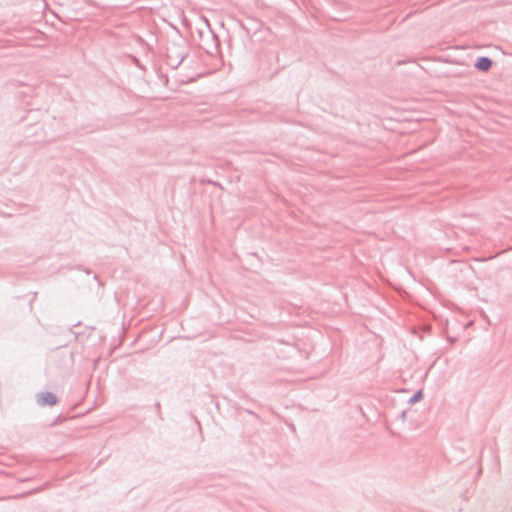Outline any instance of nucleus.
Segmentation results:
<instances>
[{"instance_id":"f257e3e1","label":"nucleus","mask_w":512,"mask_h":512,"mask_svg":"<svg viewBox=\"0 0 512 512\" xmlns=\"http://www.w3.org/2000/svg\"><path fill=\"white\" fill-rule=\"evenodd\" d=\"M188 52L185 47L173 44L171 47L167 48V64L176 69L180 66L183 60L187 57Z\"/></svg>"},{"instance_id":"f03ea898","label":"nucleus","mask_w":512,"mask_h":512,"mask_svg":"<svg viewBox=\"0 0 512 512\" xmlns=\"http://www.w3.org/2000/svg\"><path fill=\"white\" fill-rule=\"evenodd\" d=\"M36 402L41 407L54 406L58 402V398L52 392H40L36 394Z\"/></svg>"},{"instance_id":"7ed1b4c3","label":"nucleus","mask_w":512,"mask_h":512,"mask_svg":"<svg viewBox=\"0 0 512 512\" xmlns=\"http://www.w3.org/2000/svg\"><path fill=\"white\" fill-rule=\"evenodd\" d=\"M492 65H493V61L491 58H489L487 56H481V57L477 58V60L474 64V67L476 69H478L479 71L487 72L488 70H490Z\"/></svg>"},{"instance_id":"20e7f679","label":"nucleus","mask_w":512,"mask_h":512,"mask_svg":"<svg viewBox=\"0 0 512 512\" xmlns=\"http://www.w3.org/2000/svg\"><path fill=\"white\" fill-rule=\"evenodd\" d=\"M203 20H204V23H205L206 28H207L206 36L211 38V40L214 41L215 45L217 46L218 45V37H217V35L210 28V24H209L208 20L206 18H203Z\"/></svg>"},{"instance_id":"39448f33","label":"nucleus","mask_w":512,"mask_h":512,"mask_svg":"<svg viewBox=\"0 0 512 512\" xmlns=\"http://www.w3.org/2000/svg\"><path fill=\"white\" fill-rule=\"evenodd\" d=\"M422 397H423V393H422V391H421V390H418L417 392H415V393L413 394V396L410 398L409 402H410V403L417 402V401H419L420 399H422Z\"/></svg>"},{"instance_id":"423d86ee","label":"nucleus","mask_w":512,"mask_h":512,"mask_svg":"<svg viewBox=\"0 0 512 512\" xmlns=\"http://www.w3.org/2000/svg\"><path fill=\"white\" fill-rule=\"evenodd\" d=\"M37 491H39V489H35V490L29 491L27 493H22V494L15 495V496H13V498L14 499H19V498L24 497L25 495H30V494H32L34 492H37Z\"/></svg>"},{"instance_id":"0eeeda50","label":"nucleus","mask_w":512,"mask_h":512,"mask_svg":"<svg viewBox=\"0 0 512 512\" xmlns=\"http://www.w3.org/2000/svg\"><path fill=\"white\" fill-rule=\"evenodd\" d=\"M203 35H204V32L200 30V31H199V36L202 38V37H203Z\"/></svg>"},{"instance_id":"6e6552de","label":"nucleus","mask_w":512,"mask_h":512,"mask_svg":"<svg viewBox=\"0 0 512 512\" xmlns=\"http://www.w3.org/2000/svg\"><path fill=\"white\" fill-rule=\"evenodd\" d=\"M160 408V403H157L156 404V409H159Z\"/></svg>"}]
</instances>
